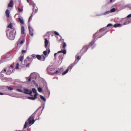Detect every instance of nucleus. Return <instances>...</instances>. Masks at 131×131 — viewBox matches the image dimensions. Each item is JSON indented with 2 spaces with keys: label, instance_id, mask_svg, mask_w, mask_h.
<instances>
[{
  "label": "nucleus",
  "instance_id": "bb28decb",
  "mask_svg": "<svg viewBox=\"0 0 131 131\" xmlns=\"http://www.w3.org/2000/svg\"><path fill=\"white\" fill-rule=\"evenodd\" d=\"M40 97L41 99L42 100L44 101H46V99L43 96H42L41 95H40Z\"/></svg>",
  "mask_w": 131,
  "mask_h": 131
},
{
  "label": "nucleus",
  "instance_id": "3c124183",
  "mask_svg": "<svg viewBox=\"0 0 131 131\" xmlns=\"http://www.w3.org/2000/svg\"><path fill=\"white\" fill-rule=\"evenodd\" d=\"M10 67L11 68H13V66L12 65H11L10 66Z\"/></svg>",
  "mask_w": 131,
  "mask_h": 131
},
{
  "label": "nucleus",
  "instance_id": "c9c22d12",
  "mask_svg": "<svg viewBox=\"0 0 131 131\" xmlns=\"http://www.w3.org/2000/svg\"><path fill=\"white\" fill-rule=\"evenodd\" d=\"M109 12H110V11H107L103 13V15H106V14H108V13H109Z\"/></svg>",
  "mask_w": 131,
  "mask_h": 131
},
{
  "label": "nucleus",
  "instance_id": "9d476101",
  "mask_svg": "<svg viewBox=\"0 0 131 131\" xmlns=\"http://www.w3.org/2000/svg\"><path fill=\"white\" fill-rule=\"evenodd\" d=\"M24 91L23 92L24 93L29 94L30 95L32 96L31 95L32 92L31 90H29L28 89H24Z\"/></svg>",
  "mask_w": 131,
  "mask_h": 131
},
{
  "label": "nucleus",
  "instance_id": "4c0bfd02",
  "mask_svg": "<svg viewBox=\"0 0 131 131\" xmlns=\"http://www.w3.org/2000/svg\"><path fill=\"white\" fill-rule=\"evenodd\" d=\"M42 57L43 58V59L42 61H44L45 60L46 57L43 55H42Z\"/></svg>",
  "mask_w": 131,
  "mask_h": 131
},
{
  "label": "nucleus",
  "instance_id": "58836bf2",
  "mask_svg": "<svg viewBox=\"0 0 131 131\" xmlns=\"http://www.w3.org/2000/svg\"><path fill=\"white\" fill-rule=\"evenodd\" d=\"M27 50H23L21 51V53H24L26 52Z\"/></svg>",
  "mask_w": 131,
  "mask_h": 131
},
{
  "label": "nucleus",
  "instance_id": "c85d7f7f",
  "mask_svg": "<svg viewBox=\"0 0 131 131\" xmlns=\"http://www.w3.org/2000/svg\"><path fill=\"white\" fill-rule=\"evenodd\" d=\"M28 124V123L27 122H26L25 123V124L24 125L23 129L25 128H26L27 125Z\"/></svg>",
  "mask_w": 131,
  "mask_h": 131
},
{
  "label": "nucleus",
  "instance_id": "a19ab883",
  "mask_svg": "<svg viewBox=\"0 0 131 131\" xmlns=\"http://www.w3.org/2000/svg\"><path fill=\"white\" fill-rule=\"evenodd\" d=\"M112 25H113L112 24H109L107 25V27H108L110 26H112Z\"/></svg>",
  "mask_w": 131,
  "mask_h": 131
},
{
  "label": "nucleus",
  "instance_id": "c03bdc74",
  "mask_svg": "<svg viewBox=\"0 0 131 131\" xmlns=\"http://www.w3.org/2000/svg\"><path fill=\"white\" fill-rule=\"evenodd\" d=\"M8 89L9 90H12L13 89L11 88L10 87H8Z\"/></svg>",
  "mask_w": 131,
  "mask_h": 131
},
{
  "label": "nucleus",
  "instance_id": "c756f323",
  "mask_svg": "<svg viewBox=\"0 0 131 131\" xmlns=\"http://www.w3.org/2000/svg\"><path fill=\"white\" fill-rule=\"evenodd\" d=\"M131 22V20H128V21H126L124 23V24L125 25L127 24H128Z\"/></svg>",
  "mask_w": 131,
  "mask_h": 131
},
{
  "label": "nucleus",
  "instance_id": "cd10ccee",
  "mask_svg": "<svg viewBox=\"0 0 131 131\" xmlns=\"http://www.w3.org/2000/svg\"><path fill=\"white\" fill-rule=\"evenodd\" d=\"M53 34V32H48L45 35V36H48H48H49V35H50V34Z\"/></svg>",
  "mask_w": 131,
  "mask_h": 131
},
{
  "label": "nucleus",
  "instance_id": "4468645a",
  "mask_svg": "<svg viewBox=\"0 0 131 131\" xmlns=\"http://www.w3.org/2000/svg\"><path fill=\"white\" fill-rule=\"evenodd\" d=\"M37 94H35L34 95V97H28V99L31 100H34L37 98Z\"/></svg>",
  "mask_w": 131,
  "mask_h": 131
},
{
  "label": "nucleus",
  "instance_id": "864d4df0",
  "mask_svg": "<svg viewBox=\"0 0 131 131\" xmlns=\"http://www.w3.org/2000/svg\"><path fill=\"white\" fill-rule=\"evenodd\" d=\"M3 73V72L2 71L0 73V76H1V75H2V73Z\"/></svg>",
  "mask_w": 131,
  "mask_h": 131
},
{
  "label": "nucleus",
  "instance_id": "ddd939ff",
  "mask_svg": "<svg viewBox=\"0 0 131 131\" xmlns=\"http://www.w3.org/2000/svg\"><path fill=\"white\" fill-rule=\"evenodd\" d=\"M14 5L13 0H11L8 5V6L10 7H12Z\"/></svg>",
  "mask_w": 131,
  "mask_h": 131
},
{
  "label": "nucleus",
  "instance_id": "9b49d317",
  "mask_svg": "<svg viewBox=\"0 0 131 131\" xmlns=\"http://www.w3.org/2000/svg\"><path fill=\"white\" fill-rule=\"evenodd\" d=\"M25 42V40L24 39L20 38L19 40L17 42V45H22L23 43Z\"/></svg>",
  "mask_w": 131,
  "mask_h": 131
},
{
  "label": "nucleus",
  "instance_id": "412c9836",
  "mask_svg": "<svg viewBox=\"0 0 131 131\" xmlns=\"http://www.w3.org/2000/svg\"><path fill=\"white\" fill-rule=\"evenodd\" d=\"M36 57L39 60H40L41 58V56L39 54L36 55Z\"/></svg>",
  "mask_w": 131,
  "mask_h": 131
},
{
  "label": "nucleus",
  "instance_id": "72a5a7b5",
  "mask_svg": "<svg viewBox=\"0 0 131 131\" xmlns=\"http://www.w3.org/2000/svg\"><path fill=\"white\" fill-rule=\"evenodd\" d=\"M38 91L40 92H42V89L40 87H39L38 90Z\"/></svg>",
  "mask_w": 131,
  "mask_h": 131
},
{
  "label": "nucleus",
  "instance_id": "13d9d810",
  "mask_svg": "<svg viewBox=\"0 0 131 131\" xmlns=\"http://www.w3.org/2000/svg\"><path fill=\"white\" fill-rule=\"evenodd\" d=\"M63 56V55H61V57H62H62Z\"/></svg>",
  "mask_w": 131,
  "mask_h": 131
},
{
  "label": "nucleus",
  "instance_id": "473e14b6",
  "mask_svg": "<svg viewBox=\"0 0 131 131\" xmlns=\"http://www.w3.org/2000/svg\"><path fill=\"white\" fill-rule=\"evenodd\" d=\"M66 47V44L65 42H63V45H62V48L64 49Z\"/></svg>",
  "mask_w": 131,
  "mask_h": 131
},
{
  "label": "nucleus",
  "instance_id": "f8f14e48",
  "mask_svg": "<svg viewBox=\"0 0 131 131\" xmlns=\"http://www.w3.org/2000/svg\"><path fill=\"white\" fill-rule=\"evenodd\" d=\"M28 29L29 30V34L30 35L33 36V30L32 28H31L30 26L28 27Z\"/></svg>",
  "mask_w": 131,
  "mask_h": 131
},
{
  "label": "nucleus",
  "instance_id": "1a4fd4ad",
  "mask_svg": "<svg viewBox=\"0 0 131 131\" xmlns=\"http://www.w3.org/2000/svg\"><path fill=\"white\" fill-rule=\"evenodd\" d=\"M88 46H84L81 50L80 52L81 54H83L86 51L88 48Z\"/></svg>",
  "mask_w": 131,
  "mask_h": 131
},
{
  "label": "nucleus",
  "instance_id": "a878e982",
  "mask_svg": "<svg viewBox=\"0 0 131 131\" xmlns=\"http://www.w3.org/2000/svg\"><path fill=\"white\" fill-rule=\"evenodd\" d=\"M38 109H37L35 112L33 114H32V115H31V117L32 116V117H35V114H36L37 113V112H38Z\"/></svg>",
  "mask_w": 131,
  "mask_h": 131
},
{
  "label": "nucleus",
  "instance_id": "aec40b11",
  "mask_svg": "<svg viewBox=\"0 0 131 131\" xmlns=\"http://www.w3.org/2000/svg\"><path fill=\"white\" fill-rule=\"evenodd\" d=\"M25 29L23 26H22L21 27V33L23 34L24 33Z\"/></svg>",
  "mask_w": 131,
  "mask_h": 131
},
{
  "label": "nucleus",
  "instance_id": "7c9ffc66",
  "mask_svg": "<svg viewBox=\"0 0 131 131\" xmlns=\"http://www.w3.org/2000/svg\"><path fill=\"white\" fill-rule=\"evenodd\" d=\"M48 51V50H47V49L45 51H43V53L45 56H46L47 54V51Z\"/></svg>",
  "mask_w": 131,
  "mask_h": 131
},
{
  "label": "nucleus",
  "instance_id": "423d86ee",
  "mask_svg": "<svg viewBox=\"0 0 131 131\" xmlns=\"http://www.w3.org/2000/svg\"><path fill=\"white\" fill-rule=\"evenodd\" d=\"M76 61L77 59H76L75 61L73 63L71 64H70L68 68L66 70L62 73V75H64L66 74L68 72L69 70H71L72 68L76 64V63L75 62Z\"/></svg>",
  "mask_w": 131,
  "mask_h": 131
},
{
  "label": "nucleus",
  "instance_id": "5701e85b",
  "mask_svg": "<svg viewBox=\"0 0 131 131\" xmlns=\"http://www.w3.org/2000/svg\"><path fill=\"white\" fill-rule=\"evenodd\" d=\"M32 91L33 93H35V94H37V95H38L37 93V91L35 88L32 89Z\"/></svg>",
  "mask_w": 131,
  "mask_h": 131
},
{
  "label": "nucleus",
  "instance_id": "a18cd8bd",
  "mask_svg": "<svg viewBox=\"0 0 131 131\" xmlns=\"http://www.w3.org/2000/svg\"><path fill=\"white\" fill-rule=\"evenodd\" d=\"M131 17V14H130L129 15L127 16V17L128 19L129 17Z\"/></svg>",
  "mask_w": 131,
  "mask_h": 131
},
{
  "label": "nucleus",
  "instance_id": "8fccbe9b",
  "mask_svg": "<svg viewBox=\"0 0 131 131\" xmlns=\"http://www.w3.org/2000/svg\"><path fill=\"white\" fill-rule=\"evenodd\" d=\"M3 95V94L1 92H0V95Z\"/></svg>",
  "mask_w": 131,
  "mask_h": 131
},
{
  "label": "nucleus",
  "instance_id": "6e6552de",
  "mask_svg": "<svg viewBox=\"0 0 131 131\" xmlns=\"http://www.w3.org/2000/svg\"><path fill=\"white\" fill-rule=\"evenodd\" d=\"M34 118L31 116L28 118V121L29 124L32 125L34 123L35 121L34 119Z\"/></svg>",
  "mask_w": 131,
  "mask_h": 131
},
{
  "label": "nucleus",
  "instance_id": "20e7f679",
  "mask_svg": "<svg viewBox=\"0 0 131 131\" xmlns=\"http://www.w3.org/2000/svg\"><path fill=\"white\" fill-rule=\"evenodd\" d=\"M33 60L32 57L30 58L29 57H27L24 60L25 63L26 64V67H28L30 63Z\"/></svg>",
  "mask_w": 131,
  "mask_h": 131
},
{
  "label": "nucleus",
  "instance_id": "09e8293b",
  "mask_svg": "<svg viewBox=\"0 0 131 131\" xmlns=\"http://www.w3.org/2000/svg\"><path fill=\"white\" fill-rule=\"evenodd\" d=\"M31 78H30L28 79V81L29 82L31 81Z\"/></svg>",
  "mask_w": 131,
  "mask_h": 131
},
{
  "label": "nucleus",
  "instance_id": "37998d69",
  "mask_svg": "<svg viewBox=\"0 0 131 131\" xmlns=\"http://www.w3.org/2000/svg\"><path fill=\"white\" fill-rule=\"evenodd\" d=\"M16 90L20 92H23L22 90H21L19 89H16Z\"/></svg>",
  "mask_w": 131,
  "mask_h": 131
},
{
  "label": "nucleus",
  "instance_id": "f03ea898",
  "mask_svg": "<svg viewBox=\"0 0 131 131\" xmlns=\"http://www.w3.org/2000/svg\"><path fill=\"white\" fill-rule=\"evenodd\" d=\"M8 32H6L7 36L8 38L10 40H13L15 38L16 33L15 31H10L9 32V35L7 34Z\"/></svg>",
  "mask_w": 131,
  "mask_h": 131
},
{
  "label": "nucleus",
  "instance_id": "f257e3e1",
  "mask_svg": "<svg viewBox=\"0 0 131 131\" xmlns=\"http://www.w3.org/2000/svg\"><path fill=\"white\" fill-rule=\"evenodd\" d=\"M32 6L33 7V12L32 13L31 15L29 17V18L28 21V23H30V20H31L33 16L37 12L38 10L36 6V5L35 4H33Z\"/></svg>",
  "mask_w": 131,
  "mask_h": 131
},
{
  "label": "nucleus",
  "instance_id": "39448f33",
  "mask_svg": "<svg viewBox=\"0 0 131 131\" xmlns=\"http://www.w3.org/2000/svg\"><path fill=\"white\" fill-rule=\"evenodd\" d=\"M10 29H12L11 31H15V34L16 33V32L15 30V28L13 26L12 24L11 23H10L7 26V29L6 31V32H8V31Z\"/></svg>",
  "mask_w": 131,
  "mask_h": 131
},
{
  "label": "nucleus",
  "instance_id": "680f3d73",
  "mask_svg": "<svg viewBox=\"0 0 131 131\" xmlns=\"http://www.w3.org/2000/svg\"><path fill=\"white\" fill-rule=\"evenodd\" d=\"M61 40V39L59 41H60Z\"/></svg>",
  "mask_w": 131,
  "mask_h": 131
},
{
  "label": "nucleus",
  "instance_id": "2eb2a0df",
  "mask_svg": "<svg viewBox=\"0 0 131 131\" xmlns=\"http://www.w3.org/2000/svg\"><path fill=\"white\" fill-rule=\"evenodd\" d=\"M61 52L63 54H66V50L65 49L62 50L61 51H58V54Z\"/></svg>",
  "mask_w": 131,
  "mask_h": 131
},
{
  "label": "nucleus",
  "instance_id": "603ef678",
  "mask_svg": "<svg viewBox=\"0 0 131 131\" xmlns=\"http://www.w3.org/2000/svg\"><path fill=\"white\" fill-rule=\"evenodd\" d=\"M57 73V70H56L55 72L54 73Z\"/></svg>",
  "mask_w": 131,
  "mask_h": 131
},
{
  "label": "nucleus",
  "instance_id": "4be33fe9",
  "mask_svg": "<svg viewBox=\"0 0 131 131\" xmlns=\"http://www.w3.org/2000/svg\"><path fill=\"white\" fill-rule=\"evenodd\" d=\"M121 25L120 24H115L113 26L115 27H117L119 26H120Z\"/></svg>",
  "mask_w": 131,
  "mask_h": 131
},
{
  "label": "nucleus",
  "instance_id": "6ab92c4d",
  "mask_svg": "<svg viewBox=\"0 0 131 131\" xmlns=\"http://www.w3.org/2000/svg\"><path fill=\"white\" fill-rule=\"evenodd\" d=\"M12 71L10 69H9L6 72V73L7 75H9L12 73Z\"/></svg>",
  "mask_w": 131,
  "mask_h": 131
},
{
  "label": "nucleus",
  "instance_id": "bf43d9fd",
  "mask_svg": "<svg viewBox=\"0 0 131 131\" xmlns=\"http://www.w3.org/2000/svg\"><path fill=\"white\" fill-rule=\"evenodd\" d=\"M62 40V41H63V40Z\"/></svg>",
  "mask_w": 131,
  "mask_h": 131
},
{
  "label": "nucleus",
  "instance_id": "393cba45",
  "mask_svg": "<svg viewBox=\"0 0 131 131\" xmlns=\"http://www.w3.org/2000/svg\"><path fill=\"white\" fill-rule=\"evenodd\" d=\"M38 109H37L35 112L33 114H32V115H31V117L32 116V117H35V114H36L37 113V112H38Z\"/></svg>",
  "mask_w": 131,
  "mask_h": 131
},
{
  "label": "nucleus",
  "instance_id": "5fc2aeb1",
  "mask_svg": "<svg viewBox=\"0 0 131 131\" xmlns=\"http://www.w3.org/2000/svg\"><path fill=\"white\" fill-rule=\"evenodd\" d=\"M4 71L6 72V69H4Z\"/></svg>",
  "mask_w": 131,
  "mask_h": 131
},
{
  "label": "nucleus",
  "instance_id": "e2e57ef3",
  "mask_svg": "<svg viewBox=\"0 0 131 131\" xmlns=\"http://www.w3.org/2000/svg\"><path fill=\"white\" fill-rule=\"evenodd\" d=\"M24 131H25L24 130Z\"/></svg>",
  "mask_w": 131,
  "mask_h": 131
},
{
  "label": "nucleus",
  "instance_id": "79ce46f5",
  "mask_svg": "<svg viewBox=\"0 0 131 131\" xmlns=\"http://www.w3.org/2000/svg\"><path fill=\"white\" fill-rule=\"evenodd\" d=\"M80 58H81V57H80L79 56H77V62H76V63L77 62H78V60L80 59Z\"/></svg>",
  "mask_w": 131,
  "mask_h": 131
},
{
  "label": "nucleus",
  "instance_id": "a211bd4d",
  "mask_svg": "<svg viewBox=\"0 0 131 131\" xmlns=\"http://www.w3.org/2000/svg\"><path fill=\"white\" fill-rule=\"evenodd\" d=\"M19 61L21 62H22L24 59V55L20 56L19 58Z\"/></svg>",
  "mask_w": 131,
  "mask_h": 131
},
{
  "label": "nucleus",
  "instance_id": "6e6d98bb",
  "mask_svg": "<svg viewBox=\"0 0 131 131\" xmlns=\"http://www.w3.org/2000/svg\"><path fill=\"white\" fill-rule=\"evenodd\" d=\"M27 2L28 3H29V0H27Z\"/></svg>",
  "mask_w": 131,
  "mask_h": 131
},
{
  "label": "nucleus",
  "instance_id": "7ed1b4c3",
  "mask_svg": "<svg viewBox=\"0 0 131 131\" xmlns=\"http://www.w3.org/2000/svg\"><path fill=\"white\" fill-rule=\"evenodd\" d=\"M105 34L103 33L102 32L100 31L95 33L93 35V37L94 40L98 38H100L104 35Z\"/></svg>",
  "mask_w": 131,
  "mask_h": 131
},
{
  "label": "nucleus",
  "instance_id": "ea45409f",
  "mask_svg": "<svg viewBox=\"0 0 131 131\" xmlns=\"http://www.w3.org/2000/svg\"><path fill=\"white\" fill-rule=\"evenodd\" d=\"M31 56L32 57H32L33 59H35L36 58V56L35 54H32L31 55Z\"/></svg>",
  "mask_w": 131,
  "mask_h": 131
},
{
  "label": "nucleus",
  "instance_id": "b1692460",
  "mask_svg": "<svg viewBox=\"0 0 131 131\" xmlns=\"http://www.w3.org/2000/svg\"><path fill=\"white\" fill-rule=\"evenodd\" d=\"M95 42V41H93L91 42H90L89 44L88 47L89 46H92L93 45L94 43Z\"/></svg>",
  "mask_w": 131,
  "mask_h": 131
},
{
  "label": "nucleus",
  "instance_id": "052dcab7",
  "mask_svg": "<svg viewBox=\"0 0 131 131\" xmlns=\"http://www.w3.org/2000/svg\"><path fill=\"white\" fill-rule=\"evenodd\" d=\"M58 35H59V34L58 33Z\"/></svg>",
  "mask_w": 131,
  "mask_h": 131
},
{
  "label": "nucleus",
  "instance_id": "dca6fc26",
  "mask_svg": "<svg viewBox=\"0 0 131 131\" xmlns=\"http://www.w3.org/2000/svg\"><path fill=\"white\" fill-rule=\"evenodd\" d=\"M6 16V17H8L9 16V10L7 9L6 10L5 12Z\"/></svg>",
  "mask_w": 131,
  "mask_h": 131
},
{
  "label": "nucleus",
  "instance_id": "0eeeda50",
  "mask_svg": "<svg viewBox=\"0 0 131 131\" xmlns=\"http://www.w3.org/2000/svg\"><path fill=\"white\" fill-rule=\"evenodd\" d=\"M45 48L47 49V50H48V54H49L50 52V50L49 49V44L48 40L46 38L45 39Z\"/></svg>",
  "mask_w": 131,
  "mask_h": 131
},
{
  "label": "nucleus",
  "instance_id": "49530a36",
  "mask_svg": "<svg viewBox=\"0 0 131 131\" xmlns=\"http://www.w3.org/2000/svg\"><path fill=\"white\" fill-rule=\"evenodd\" d=\"M57 54V53H55L54 54V56L55 58H56V55Z\"/></svg>",
  "mask_w": 131,
  "mask_h": 131
},
{
  "label": "nucleus",
  "instance_id": "2f4dec72",
  "mask_svg": "<svg viewBox=\"0 0 131 131\" xmlns=\"http://www.w3.org/2000/svg\"><path fill=\"white\" fill-rule=\"evenodd\" d=\"M19 64L18 63H17L16 64V66L15 69H19Z\"/></svg>",
  "mask_w": 131,
  "mask_h": 131
},
{
  "label": "nucleus",
  "instance_id": "de8ad7c7",
  "mask_svg": "<svg viewBox=\"0 0 131 131\" xmlns=\"http://www.w3.org/2000/svg\"><path fill=\"white\" fill-rule=\"evenodd\" d=\"M54 32L55 35H57V32L56 31H54Z\"/></svg>",
  "mask_w": 131,
  "mask_h": 131
},
{
  "label": "nucleus",
  "instance_id": "f704fd0d",
  "mask_svg": "<svg viewBox=\"0 0 131 131\" xmlns=\"http://www.w3.org/2000/svg\"><path fill=\"white\" fill-rule=\"evenodd\" d=\"M116 9L115 8H113L111 10V12H114L115 11Z\"/></svg>",
  "mask_w": 131,
  "mask_h": 131
},
{
  "label": "nucleus",
  "instance_id": "e433bc0d",
  "mask_svg": "<svg viewBox=\"0 0 131 131\" xmlns=\"http://www.w3.org/2000/svg\"><path fill=\"white\" fill-rule=\"evenodd\" d=\"M18 9L19 12H21L23 10V9H20L19 7H18Z\"/></svg>",
  "mask_w": 131,
  "mask_h": 131
},
{
  "label": "nucleus",
  "instance_id": "f3484780",
  "mask_svg": "<svg viewBox=\"0 0 131 131\" xmlns=\"http://www.w3.org/2000/svg\"><path fill=\"white\" fill-rule=\"evenodd\" d=\"M18 21L21 24H24V21L23 19H21L20 18H18Z\"/></svg>",
  "mask_w": 131,
  "mask_h": 131
},
{
  "label": "nucleus",
  "instance_id": "4d7b16f0",
  "mask_svg": "<svg viewBox=\"0 0 131 131\" xmlns=\"http://www.w3.org/2000/svg\"><path fill=\"white\" fill-rule=\"evenodd\" d=\"M113 0H110V2L111 3Z\"/></svg>",
  "mask_w": 131,
  "mask_h": 131
}]
</instances>
